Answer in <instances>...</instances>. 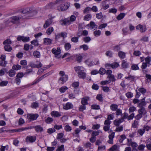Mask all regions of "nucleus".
I'll return each instance as SVG.
<instances>
[{"label": "nucleus", "instance_id": "obj_53", "mask_svg": "<svg viewBox=\"0 0 151 151\" xmlns=\"http://www.w3.org/2000/svg\"><path fill=\"white\" fill-rule=\"evenodd\" d=\"M113 53L111 51H108L106 52V55L109 57H111L112 56Z\"/></svg>", "mask_w": 151, "mask_h": 151}, {"label": "nucleus", "instance_id": "obj_37", "mask_svg": "<svg viewBox=\"0 0 151 151\" xmlns=\"http://www.w3.org/2000/svg\"><path fill=\"white\" fill-rule=\"evenodd\" d=\"M64 47L66 50H68L71 48V45L70 43H66L65 44Z\"/></svg>", "mask_w": 151, "mask_h": 151}, {"label": "nucleus", "instance_id": "obj_26", "mask_svg": "<svg viewBox=\"0 0 151 151\" xmlns=\"http://www.w3.org/2000/svg\"><path fill=\"white\" fill-rule=\"evenodd\" d=\"M38 12L35 9H32L30 10L29 12V14H30V15L33 16L36 15L37 13Z\"/></svg>", "mask_w": 151, "mask_h": 151}, {"label": "nucleus", "instance_id": "obj_40", "mask_svg": "<svg viewBox=\"0 0 151 151\" xmlns=\"http://www.w3.org/2000/svg\"><path fill=\"white\" fill-rule=\"evenodd\" d=\"M55 4H54V3H49V4L47 5L45 7V9H50L52 6L54 5H55Z\"/></svg>", "mask_w": 151, "mask_h": 151}, {"label": "nucleus", "instance_id": "obj_24", "mask_svg": "<svg viewBox=\"0 0 151 151\" xmlns=\"http://www.w3.org/2000/svg\"><path fill=\"white\" fill-rule=\"evenodd\" d=\"M52 40L48 38H46L44 39V43L46 45H49L52 43Z\"/></svg>", "mask_w": 151, "mask_h": 151}, {"label": "nucleus", "instance_id": "obj_36", "mask_svg": "<svg viewBox=\"0 0 151 151\" xmlns=\"http://www.w3.org/2000/svg\"><path fill=\"white\" fill-rule=\"evenodd\" d=\"M85 62L89 66H91L93 65V63L89 59L86 60Z\"/></svg>", "mask_w": 151, "mask_h": 151}, {"label": "nucleus", "instance_id": "obj_3", "mask_svg": "<svg viewBox=\"0 0 151 151\" xmlns=\"http://www.w3.org/2000/svg\"><path fill=\"white\" fill-rule=\"evenodd\" d=\"M59 74L61 76L59 78V81H61L62 82L61 84H63L67 80L68 76L65 75L64 72L63 71H60Z\"/></svg>", "mask_w": 151, "mask_h": 151}, {"label": "nucleus", "instance_id": "obj_39", "mask_svg": "<svg viewBox=\"0 0 151 151\" xmlns=\"http://www.w3.org/2000/svg\"><path fill=\"white\" fill-rule=\"evenodd\" d=\"M77 61L78 63H80L83 58L82 56L80 55H77L76 56Z\"/></svg>", "mask_w": 151, "mask_h": 151}, {"label": "nucleus", "instance_id": "obj_2", "mask_svg": "<svg viewBox=\"0 0 151 151\" xmlns=\"http://www.w3.org/2000/svg\"><path fill=\"white\" fill-rule=\"evenodd\" d=\"M22 18V16L21 15H18L17 16H13L10 18V22L13 24H18L20 23V19Z\"/></svg>", "mask_w": 151, "mask_h": 151}, {"label": "nucleus", "instance_id": "obj_5", "mask_svg": "<svg viewBox=\"0 0 151 151\" xmlns=\"http://www.w3.org/2000/svg\"><path fill=\"white\" fill-rule=\"evenodd\" d=\"M52 52L55 55V57L57 58H59L60 57H59V55L61 52V50L59 47L57 48H53L51 50Z\"/></svg>", "mask_w": 151, "mask_h": 151}, {"label": "nucleus", "instance_id": "obj_31", "mask_svg": "<svg viewBox=\"0 0 151 151\" xmlns=\"http://www.w3.org/2000/svg\"><path fill=\"white\" fill-rule=\"evenodd\" d=\"M122 66L124 68H127L129 66V64L125 60H123L122 62Z\"/></svg>", "mask_w": 151, "mask_h": 151}, {"label": "nucleus", "instance_id": "obj_13", "mask_svg": "<svg viewBox=\"0 0 151 151\" xmlns=\"http://www.w3.org/2000/svg\"><path fill=\"white\" fill-rule=\"evenodd\" d=\"M145 97H144L143 99H141L140 101H139V103L138 104V106L142 107L146 105V102L145 101Z\"/></svg>", "mask_w": 151, "mask_h": 151}, {"label": "nucleus", "instance_id": "obj_51", "mask_svg": "<svg viewBox=\"0 0 151 151\" xmlns=\"http://www.w3.org/2000/svg\"><path fill=\"white\" fill-rule=\"evenodd\" d=\"M107 78L109 79L110 80L109 81H110V82L111 81L113 82L115 81L116 79L114 78V76L113 75H111L109 76H108Z\"/></svg>", "mask_w": 151, "mask_h": 151}, {"label": "nucleus", "instance_id": "obj_45", "mask_svg": "<svg viewBox=\"0 0 151 151\" xmlns=\"http://www.w3.org/2000/svg\"><path fill=\"white\" fill-rule=\"evenodd\" d=\"M106 72V70L104 68H101L98 71V73L101 75L104 74Z\"/></svg>", "mask_w": 151, "mask_h": 151}, {"label": "nucleus", "instance_id": "obj_1", "mask_svg": "<svg viewBox=\"0 0 151 151\" xmlns=\"http://www.w3.org/2000/svg\"><path fill=\"white\" fill-rule=\"evenodd\" d=\"M65 0H56L54 2V4H58L57 10L61 12L66 10L68 9L70 5L69 2L65 3Z\"/></svg>", "mask_w": 151, "mask_h": 151}, {"label": "nucleus", "instance_id": "obj_23", "mask_svg": "<svg viewBox=\"0 0 151 151\" xmlns=\"http://www.w3.org/2000/svg\"><path fill=\"white\" fill-rule=\"evenodd\" d=\"M49 73H47L46 74H45L43 75V76H41L33 84H36L38 82H39L40 81L42 80L44 78H45L48 75H49Z\"/></svg>", "mask_w": 151, "mask_h": 151}, {"label": "nucleus", "instance_id": "obj_61", "mask_svg": "<svg viewBox=\"0 0 151 151\" xmlns=\"http://www.w3.org/2000/svg\"><path fill=\"white\" fill-rule=\"evenodd\" d=\"M45 121L47 123H50L53 121V119L52 118L48 117L45 120Z\"/></svg>", "mask_w": 151, "mask_h": 151}, {"label": "nucleus", "instance_id": "obj_59", "mask_svg": "<svg viewBox=\"0 0 151 151\" xmlns=\"http://www.w3.org/2000/svg\"><path fill=\"white\" fill-rule=\"evenodd\" d=\"M31 43L32 44L34 45L35 46H37L39 45L38 40H33L31 42Z\"/></svg>", "mask_w": 151, "mask_h": 151}, {"label": "nucleus", "instance_id": "obj_52", "mask_svg": "<svg viewBox=\"0 0 151 151\" xmlns=\"http://www.w3.org/2000/svg\"><path fill=\"white\" fill-rule=\"evenodd\" d=\"M91 40L89 37H85L83 39V41L85 43H88L91 41Z\"/></svg>", "mask_w": 151, "mask_h": 151}, {"label": "nucleus", "instance_id": "obj_6", "mask_svg": "<svg viewBox=\"0 0 151 151\" xmlns=\"http://www.w3.org/2000/svg\"><path fill=\"white\" fill-rule=\"evenodd\" d=\"M136 29L137 30H139L141 32H143L146 30V26L144 25H142L139 24L136 27Z\"/></svg>", "mask_w": 151, "mask_h": 151}, {"label": "nucleus", "instance_id": "obj_20", "mask_svg": "<svg viewBox=\"0 0 151 151\" xmlns=\"http://www.w3.org/2000/svg\"><path fill=\"white\" fill-rule=\"evenodd\" d=\"M138 113L142 115L146 114L147 111L144 107H140V108L138 110Z\"/></svg>", "mask_w": 151, "mask_h": 151}, {"label": "nucleus", "instance_id": "obj_50", "mask_svg": "<svg viewBox=\"0 0 151 151\" xmlns=\"http://www.w3.org/2000/svg\"><path fill=\"white\" fill-rule=\"evenodd\" d=\"M138 125V121L135 120L132 124V127L134 128H136Z\"/></svg>", "mask_w": 151, "mask_h": 151}, {"label": "nucleus", "instance_id": "obj_10", "mask_svg": "<svg viewBox=\"0 0 151 151\" xmlns=\"http://www.w3.org/2000/svg\"><path fill=\"white\" fill-rule=\"evenodd\" d=\"M39 115L37 114H28L27 115V117L28 119L32 120H35L38 117Z\"/></svg>", "mask_w": 151, "mask_h": 151}, {"label": "nucleus", "instance_id": "obj_19", "mask_svg": "<svg viewBox=\"0 0 151 151\" xmlns=\"http://www.w3.org/2000/svg\"><path fill=\"white\" fill-rule=\"evenodd\" d=\"M90 98L88 96H85L81 100V103L82 104L85 105L88 104V103L87 101L89 100Z\"/></svg>", "mask_w": 151, "mask_h": 151}, {"label": "nucleus", "instance_id": "obj_12", "mask_svg": "<svg viewBox=\"0 0 151 151\" xmlns=\"http://www.w3.org/2000/svg\"><path fill=\"white\" fill-rule=\"evenodd\" d=\"M86 27H89V28L90 27L92 29H95L97 27V25L94 22L92 21L90 22L89 24L87 25Z\"/></svg>", "mask_w": 151, "mask_h": 151}, {"label": "nucleus", "instance_id": "obj_64", "mask_svg": "<svg viewBox=\"0 0 151 151\" xmlns=\"http://www.w3.org/2000/svg\"><path fill=\"white\" fill-rule=\"evenodd\" d=\"M71 41L73 42L76 43L78 41V37H73L71 38Z\"/></svg>", "mask_w": 151, "mask_h": 151}, {"label": "nucleus", "instance_id": "obj_35", "mask_svg": "<svg viewBox=\"0 0 151 151\" xmlns=\"http://www.w3.org/2000/svg\"><path fill=\"white\" fill-rule=\"evenodd\" d=\"M79 48L80 49H83L84 51L87 50L89 49L88 46L86 44L80 46Z\"/></svg>", "mask_w": 151, "mask_h": 151}, {"label": "nucleus", "instance_id": "obj_9", "mask_svg": "<svg viewBox=\"0 0 151 151\" xmlns=\"http://www.w3.org/2000/svg\"><path fill=\"white\" fill-rule=\"evenodd\" d=\"M17 39L18 41L22 40L23 42H27L29 41V38L24 36H19L17 37Z\"/></svg>", "mask_w": 151, "mask_h": 151}, {"label": "nucleus", "instance_id": "obj_38", "mask_svg": "<svg viewBox=\"0 0 151 151\" xmlns=\"http://www.w3.org/2000/svg\"><path fill=\"white\" fill-rule=\"evenodd\" d=\"M145 132V129L143 128L139 129L137 130L138 133L141 136Z\"/></svg>", "mask_w": 151, "mask_h": 151}, {"label": "nucleus", "instance_id": "obj_63", "mask_svg": "<svg viewBox=\"0 0 151 151\" xmlns=\"http://www.w3.org/2000/svg\"><path fill=\"white\" fill-rule=\"evenodd\" d=\"M132 69L134 70H136L139 69V68L137 65L133 64L131 66Z\"/></svg>", "mask_w": 151, "mask_h": 151}, {"label": "nucleus", "instance_id": "obj_34", "mask_svg": "<svg viewBox=\"0 0 151 151\" xmlns=\"http://www.w3.org/2000/svg\"><path fill=\"white\" fill-rule=\"evenodd\" d=\"M102 8L104 10H106L109 7V4H106L105 1L102 2Z\"/></svg>", "mask_w": 151, "mask_h": 151}, {"label": "nucleus", "instance_id": "obj_14", "mask_svg": "<svg viewBox=\"0 0 151 151\" xmlns=\"http://www.w3.org/2000/svg\"><path fill=\"white\" fill-rule=\"evenodd\" d=\"M36 63H37L39 64L38 65H36V63H31L30 64V65L32 68H39L42 67V65L41 63L39 61H37Z\"/></svg>", "mask_w": 151, "mask_h": 151}, {"label": "nucleus", "instance_id": "obj_11", "mask_svg": "<svg viewBox=\"0 0 151 151\" xmlns=\"http://www.w3.org/2000/svg\"><path fill=\"white\" fill-rule=\"evenodd\" d=\"M73 105L70 102H68L66 104L63 105V109L65 110H68L73 108Z\"/></svg>", "mask_w": 151, "mask_h": 151}, {"label": "nucleus", "instance_id": "obj_41", "mask_svg": "<svg viewBox=\"0 0 151 151\" xmlns=\"http://www.w3.org/2000/svg\"><path fill=\"white\" fill-rule=\"evenodd\" d=\"M64 129L66 132H70L72 128L70 126L67 124L65 126Z\"/></svg>", "mask_w": 151, "mask_h": 151}, {"label": "nucleus", "instance_id": "obj_30", "mask_svg": "<svg viewBox=\"0 0 151 151\" xmlns=\"http://www.w3.org/2000/svg\"><path fill=\"white\" fill-rule=\"evenodd\" d=\"M4 45V48L5 51H11L12 50V48L10 45Z\"/></svg>", "mask_w": 151, "mask_h": 151}, {"label": "nucleus", "instance_id": "obj_8", "mask_svg": "<svg viewBox=\"0 0 151 151\" xmlns=\"http://www.w3.org/2000/svg\"><path fill=\"white\" fill-rule=\"evenodd\" d=\"M36 139V137L35 136H29L26 138V141L27 142L32 143L34 142Z\"/></svg>", "mask_w": 151, "mask_h": 151}, {"label": "nucleus", "instance_id": "obj_57", "mask_svg": "<svg viewBox=\"0 0 151 151\" xmlns=\"http://www.w3.org/2000/svg\"><path fill=\"white\" fill-rule=\"evenodd\" d=\"M138 91L142 94H144L146 92V90L143 88H139Z\"/></svg>", "mask_w": 151, "mask_h": 151}, {"label": "nucleus", "instance_id": "obj_48", "mask_svg": "<svg viewBox=\"0 0 151 151\" xmlns=\"http://www.w3.org/2000/svg\"><path fill=\"white\" fill-rule=\"evenodd\" d=\"M68 89V88L65 86H63L60 88L59 90L61 92L63 93Z\"/></svg>", "mask_w": 151, "mask_h": 151}, {"label": "nucleus", "instance_id": "obj_16", "mask_svg": "<svg viewBox=\"0 0 151 151\" xmlns=\"http://www.w3.org/2000/svg\"><path fill=\"white\" fill-rule=\"evenodd\" d=\"M52 21L50 19H48L47 20L45 21V24L43 25V27L44 28H46L50 25L52 23Z\"/></svg>", "mask_w": 151, "mask_h": 151}, {"label": "nucleus", "instance_id": "obj_56", "mask_svg": "<svg viewBox=\"0 0 151 151\" xmlns=\"http://www.w3.org/2000/svg\"><path fill=\"white\" fill-rule=\"evenodd\" d=\"M120 137V138L119 139V142L120 143L122 142L123 140L126 138V137L124 134L121 135Z\"/></svg>", "mask_w": 151, "mask_h": 151}, {"label": "nucleus", "instance_id": "obj_28", "mask_svg": "<svg viewBox=\"0 0 151 151\" xmlns=\"http://www.w3.org/2000/svg\"><path fill=\"white\" fill-rule=\"evenodd\" d=\"M110 108L111 110L115 111L117 109L118 106L116 104H113L110 106Z\"/></svg>", "mask_w": 151, "mask_h": 151}, {"label": "nucleus", "instance_id": "obj_42", "mask_svg": "<svg viewBox=\"0 0 151 151\" xmlns=\"http://www.w3.org/2000/svg\"><path fill=\"white\" fill-rule=\"evenodd\" d=\"M101 34V31L100 30H96L93 32V34L96 37L99 36Z\"/></svg>", "mask_w": 151, "mask_h": 151}, {"label": "nucleus", "instance_id": "obj_54", "mask_svg": "<svg viewBox=\"0 0 151 151\" xmlns=\"http://www.w3.org/2000/svg\"><path fill=\"white\" fill-rule=\"evenodd\" d=\"M145 147V145L142 144L138 146V149L139 150L142 151L144 150V148Z\"/></svg>", "mask_w": 151, "mask_h": 151}, {"label": "nucleus", "instance_id": "obj_15", "mask_svg": "<svg viewBox=\"0 0 151 151\" xmlns=\"http://www.w3.org/2000/svg\"><path fill=\"white\" fill-rule=\"evenodd\" d=\"M52 116L55 117H58L61 116V114L56 111H53L51 112L50 114Z\"/></svg>", "mask_w": 151, "mask_h": 151}, {"label": "nucleus", "instance_id": "obj_62", "mask_svg": "<svg viewBox=\"0 0 151 151\" xmlns=\"http://www.w3.org/2000/svg\"><path fill=\"white\" fill-rule=\"evenodd\" d=\"M64 145H63L59 147L56 150V151H64Z\"/></svg>", "mask_w": 151, "mask_h": 151}, {"label": "nucleus", "instance_id": "obj_25", "mask_svg": "<svg viewBox=\"0 0 151 151\" xmlns=\"http://www.w3.org/2000/svg\"><path fill=\"white\" fill-rule=\"evenodd\" d=\"M34 128H35L36 131L37 132H42L43 131V128L42 127H41L40 125H37L35 126Z\"/></svg>", "mask_w": 151, "mask_h": 151}, {"label": "nucleus", "instance_id": "obj_33", "mask_svg": "<svg viewBox=\"0 0 151 151\" xmlns=\"http://www.w3.org/2000/svg\"><path fill=\"white\" fill-rule=\"evenodd\" d=\"M53 30L54 29L53 27H50L47 29L46 33L47 35H49L51 34L52 32L53 31Z\"/></svg>", "mask_w": 151, "mask_h": 151}, {"label": "nucleus", "instance_id": "obj_7", "mask_svg": "<svg viewBox=\"0 0 151 151\" xmlns=\"http://www.w3.org/2000/svg\"><path fill=\"white\" fill-rule=\"evenodd\" d=\"M127 144L128 146H131L133 148L137 147L138 146L137 143L132 141V139H127Z\"/></svg>", "mask_w": 151, "mask_h": 151}, {"label": "nucleus", "instance_id": "obj_43", "mask_svg": "<svg viewBox=\"0 0 151 151\" xmlns=\"http://www.w3.org/2000/svg\"><path fill=\"white\" fill-rule=\"evenodd\" d=\"M91 14H88L84 17V19L85 20L88 21L91 19Z\"/></svg>", "mask_w": 151, "mask_h": 151}, {"label": "nucleus", "instance_id": "obj_58", "mask_svg": "<svg viewBox=\"0 0 151 151\" xmlns=\"http://www.w3.org/2000/svg\"><path fill=\"white\" fill-rule=\"evenodd\" d=\"M79 83L78 82H74L72 84V86L74 88H78L79 86Z\"/></svg>", "mask_w": 151, "mask_h": 151}, {"label": "nucleus", "instance_id": "obj_27", "mask_svg": "<svg viewBox=\"0 0 151 151\" xmlns=\"http://www.w3.org/2000/svg\"><path fill=\"white\" fill-rule=\"evenodd\" d=\"M118 55L119 57L122 59H124L125 57V53L122 51H119V52Z\"/></svg>", "mask_w": 151, "mask_h": 151}, {"label": "nucleus", "instance_id": "obj_55", "mask_svg": "<svg viewBox=\"0 0 151 151\" xmlns=\"http://www.w3.org/2000/svg\"><path fill=\"white\" fill-rule=\"evenodd\" d=\"M86 105L84 104H82L80 105L79 108V110L80 111H82L85 110L86 108Z\"/></svg>", "mask_w": 151, "mask_h": 151}, {"label": "nucleus", "instance_id": "obj_21", "mask_svg": "<svg viewBox=\"0 0 151 151\" xmlns=\"http://www.w3.org/2000/svg\"><path fill=\"white\" fill-rule=\"evenodd\" d=\"M78 76L81 78H84L86 77V74L84 72V71L78 72Z\"/></svg>", "mask_w": 151, "mask_h": 151}, {"label": "nucleus", "instance_id": "obj_22", "mask_svg": "<svg viewBox=\"0 0 151 151\" xmlns=\"http://www.w3.org/2000/svg\"><path fill=\"white\" fill-rule=\"evenodd\" d=\"M125 78L127 81H130L131 82H132L134 81L135 77L134 76L130 75L127 77H125Z\"/></svg>", "mask_w": 151, "mask_h": 151}, {"label": "nucleus", "instance_id": "obj_4", "mask_svg": "<svg viewBox=\"0 0 151 151\" xmlns=\"http://www.w3.org/2000/svg\"><path fill=\"white\" fill-rule=\"evenodd\" d=\"M111 122L109 120H106L104 122V126L103 127V129L106 132L108 131L110 128V125Z\"/></svg>", "mask_w": 151, "mask_h": 151}, {"label": "nucleus", "instance_id": "obj_44", "mask_svg": "<svg viewBox=\"0 0 151 151\" xmlns=\"http://www.w3.org/2000/svg\"><path fill=\"white\" fill-rule=\"evenodd\" d=\"M33 55L36 58H39L40 57V53L39 51H35L33 52Z\"/></svg>", "mask_w": 151, "mask_h": 151}, {"label": "nucleus", "instance_id": "obj_29", "mask_svg": "<svg viewBox=\"0 0 151 151\" xmlns=\"http://www.w3.org/2000/svg\"><path fill=\"white\" fill-rule=\"evenodd\" d=\"M74 69L76 72H80L81 71H84L83 68L82 66H77L74 67Z\"/></svg>", "mask_w": 151, "mask_h": 151}, {"label": "nucleus", "instance_id": "obj_60", "mask_svg": "<svg viewBox=\"0 0 151 151\" xmlns=\"http://www.w3.org/2000/svg\"><path fill=\"white\" fill-rule=\"evenodd\" d=\"M123 130V127L121 126L120 127H116L115 131L116 132H120Z\"/></svg>", "mask_w": 151, "mask_h": 151}, {"label": "nucleus", "instance_id": "obj_32", "mask_svg": "<svg viewBox=\"0 0 151 151\" xmlns=\"http://www.w3.org/2000/svg\"><path fill=\"white\" fill-rule=\"evenodd\" d=\"M125 14L124 13H121L119 14L116 17V19L118 20H120L122 19L125 16Z\"/></svg>", "mask_w": 151, "mask_h": 151}, {"label": "nucleus", "instance_id": "obj_46", "mask_svg": "<svg viewBox=\"0 0 151 151\" xmlns=\"http://www.w3.org/2000/svg\"><path fill=\"white\" fill-rule=\"evenodd\" d=\"M118 149V147L116 145H115L110 148L109 151L116 150Z\"/></svg>", "mask_w": 151, "mask_h": 151}, {"label": "nucleus", "instance_id": "obj_49", "mask_svg": "<svg viewBox=\"0 0 151 151\" xmlns=\"http://www.w3.org/2000/svg\"><path fill=\"white\" fill-rule=\"evenodd\" d=\"M15 71L11 70L9 72V75L10 77H13L15 75Z\"/></svg>", "mask_w": 151, "mask_h": 151}, {"label": "nucleus", "instance_id": "obj_17", "mask_svg": "<svg viewBox=\"0 0 151 151\" xmlns=\"http://www.w3.org/2000/svg\"><path fill=\"white\" fill-rule=\"evenodd\" d=\"M60 22L61 25H68L70 24V21L68 19H65L62 21H61Z\"/></svg>", "mask_w": 151, "mask_h": 151}, {"label": "nucleus", "instance_id": "obj_18", "mask_svg": "<svg viewBox=\"0 0 151 151\" xmlns=\"http://www.w3.org/2000/svg\"><path fill=\"white\" fill-rule=\"evenodd\" d=\"M124 121L123 118H121L119 120H115L114 121L113 123L116 126H119L120 124Z\"/></svg>", "mask_w": 151, "mask_h": 151}, {"label": "nucleus", "instance_id": "obj_47", "mask_svg": "<svg viewBox=\"0 0 151 151\" xmlns=\"http://www.w3.org/2000/svg\"><path fill=\"white\" fill-rule=\"evenodd\" d=\"M12 43L11 40L9 39H7L5 40L3 42L4 45H10Z\"/></svg>", "mask_w": 151, "mask_h": 151}]
</instances>
